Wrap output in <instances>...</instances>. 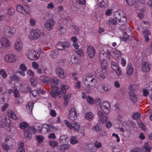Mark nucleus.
<instances>
[{"mask_svg": "<svg viewBox=\"0 0 152 152\" xmlns=\"http://www.w3.org/2000/svg\"><path fill=\"white\" fill-rule=\"evenodd\" d=\"M59 80L55 78H50L49 80L48 84L50 85L51 89V91L50 92L51 95L54 98L58 93V88L57 86L58 85Z\"/></svg>", "mask_w": 152, "mask_h": 152, "instance_id": "nucleus-1", "label": "nucleus"}, {"mask_svg": "<svg viewBox=\"0 0 152 152\" xmlns=\"http://www.w3.org/2000/svg\"><path fill=\"white\" fill-rule=\"evenodd\" d=\"M114 18L117 19L118 24L120 25H123L126 23L127 18L123 15L121 16V14L118 12H116L114 15Z\"/></svg>", "mask_w": 152, "mask_h": 152, "instance_id": "nucleus-2", "label": "nucleus"}, {"mask_svg": "<svg viewBox=\"0 0 152 152\" xmlns=\"http://www.w3.org/2000/svg\"><path fill=\"white\" fill-rule=\"evenodd\" d=\"M104 113L101 111H99L98 113V115L99 119L98 120V124H102L106 122L107 119V114Z\"/></svg>", "mask_w": 152, "mask_h": 152, "instance_id": "nucleus-3", "label": "nucleus"}, {"mask_svg": "<svg viewBox=\"0 0 152 152\" xmlns=\"http://www.w3.org/2000/svg\"><path fill=\"white\" fill-rule=\"evenodd\" d=\"M31 130H32L34 133L36 132L37 131L36 129L33 126L27 127L24 130V136L26 139L27 141H29L31 139Z\"/></svg>", "mask_w": 152, "mask_h": 152, "instance_id": "nucleus-4", "label": "nucleus"}, {"mask_svg": "<svg viewBox=\"0 0 152 152\" xmlns=\"http://www.w3.org/2000/svg\"><path fill=\"white\" fill-rule=\"evenodd\" d=\"M101 111L104 113H108L110 110V104L108 102L105 101L102 103L100 106Z\"/></svg>", "mask_w": 152, "mask_h": 152, "instance_id": "nucleus-5", "label": "nucleus"}, {"mask_svg": "<svg viewBox=\"0 0 152 152\" xmlns=\"http://www.w3.org/2000/svg\"><path fill=\"white\" fill-rule=\"evenodd\" d=\"M41 32L39 30L36 29L31 31L28 37L30 39H36L39 37Z\"/></svg>", "mask_w": 152, "mask_h": 152, "instance_id": "nucleus-6", "label": "nucleus"}, {"mask_svg": "<svg viewBox=\"0 0 152 152\" xmlns=\"http://www.w3.org/2000/svg\"><path fill=\"white\" fill-rule=\"evenodd\" d=\"M123 32L124 35L122 39L124 41H125L132 39V31L129 28H127V29H125Z\"/></svg>", "mask_w": 152, "mask_h": 152, "instance_id": "nucleus-7", "label": "nucleus"}, {"mask_svg": "<svg viewBox=\"0 0 152 152\" xmlns=\"http://www.w3.org/2000/svg\"><path fill=\"white\" fill-rule=\"evenodd\" d=\"M55 21L53 19L50 18L48 19L45 23V28L48 31H50L53 27Z\"/></svg>", "mask_w": 152, "mask_h": 152, "instance_id": "nucleus-8", "label": "nucleus"}, {"mask_svg": "<svg viewBox=\"0 0 152 152\" xmlns=\"http://www.w3.org/2000/svg\"><path fill=\"white\" fill-rule=\"evenodd\" d=\"M15 32V28L14 27H12L11 28L8 26H6L4 27V33L6 35L9 37H12Z\"/></svg>", "mask_w": 152, "mask_h": 152, "instance_id": "nucleus-9", "label": "nucleus"}, {"mask_svg": "<svg viewBox=\"0 0 152 152\" xmlns=\"http://www.w3.org/2000/svg\"><path fill=\"white\" fill-rule=\"evenodd\" d=\"M39 54L33 50L29 51L28 57L30 60H34L38 59L39 57Z\"/></svg>", "mask_w": 152, "mask_h": 152, "instance_id": "nucleus-10", "label": "nucleus"}, {"mask_svg": "<svg viewBox=\"0 0 152 152\" xmlns=\"http://www.w3.org/2000/svg\"><path fill=\"white\" fill-rule=\"evenodd\" d=\"M69 119L72 121L76 120L77 118L76 110L75 108H72L69 110V113L68 115Z\"/></svg>", "mask_w": 152, "mask_h": 152, "instance_id": "nucleus-11", "label": "nucleus"}, {"mask_svg": "<svg viewBox=\"0 0 152 152\" xmlns=\"http://www.w3.org/2000/svg\"><path fill=\"white\" fill-rule=\"evenodd\" d=\"M70 45L69 43L67 42L66 43L59 42L56 44V48L58 50H63L65 49L67 50L68 48L69 47Z\"/></svg>", "mask_w": 152, "mask_h": 152, "instance_id": "nucleus-12", "label": "nucleus"}, {"mask_svg": "<svg viewBox=\"0 0 152 152\" xmlns=\"http://www.w3.org/2000/svg\"><path fill=\"white\" fill-rule=\"evenodd\" d=\"M56 74L61 78L64 79L66 78V75L64 73V69L61 67L57 68L56 70Z\"/></svg>", "mask_w": 152, "mask_h": 152, "instance_id": "nucleus-13", "label": "nucleus"}, {"mask_svg": "<svg viewBox=\"0 0 152 152\" xmlns=\"http://www.w3.org/2000/svg\"><path fill=\"white\" fill-rule=\"evenodd\" d=\"M68 88V87L67 85L65 84H63L62 85L61 88L60 89L58 88V94H57V95H57H58V96L60 98L63 96L62 94H61V93L63 94H65L66 92V90Z\"/></svg>", "mask_w": 152, "mask_h": 152, "instance_id": "nucleus-14", "label": "nucleus"}, {"mask_svg": "<svg viewBox=\"0 0 152 152\" xmlns=\"http://www.w3.org/2000/svg\"><path fill=\"white\" fill-rule=\"evenodd\" d=\"M141 65L142 71L144 72L149 71L151 66L149 62L145 61L142 62Z\"/></svg>", "mask_w": 152, "mask_h": 152, "instance_id": "nucleus-15", "label": "nucleus"}, {"mask_svg": "<svg viewBox=\"0 0 152 152\" xmlns=\"http://www.w3.org/2000/svg\"><path fill=\"white\" fill-rule=\"evenodd\" d=\"M87 80L89 81V84L91 85V87H95V85L97 84V80L96 77H93V76H89V78H88Z\"/></svg>", "mask_w": 152, "mask_h": 152, "instance_id": "nucleus-16", "label": "nucleus"}, {"mask_svg": "<svg viewBox=\"0 0 152 152\" xmlns=\"http://www.w3.org/2000/svg\"><path fill=\"white\" fill-rule=\"evenodd\" d=\"M87 52L90 58H92L95 55V50L92 46H90L87 48Z\"/></svg>", "mask_w": 152, "mask_h": 152, "instance_id": "nucleus-17", "label": "nucleus"}, {"mask_svg": "<svg viewBox=\"0 0 152 152\" xmlns=\"http://www.w3.org/2000/svg\"><path fill=\"white\" fill-rule=\"evenodd\" d=\"M20 90L22 92L26 93L31 91V88L28 85L23 84L21 86Z\"/></svg>", "mask_w": 152, "mask_h": 152, "instance_id": "nucleus-18", "label": "nucleus"}, {"mask_svg": "<svg viewBox=\"0 0 152 152\" xmlns=\"http://www.w3.org/2000/svg\"><path fill=\"white\" fill-rule=\"evenodd\" d=\"M1 43L2 45L6 48L8 47L10 45V41L7 39L5 37H3L1 38Z\"/></svg>", "mask_w": 152, "mask_h": 152, "instance_id": "nucleus-19", "label": "nucleus"}, {"mask_svg": "<svg viewBox=\"0 0 152 152\" xmlns=\"http://www.w3.org/2000/svg\"><path fill=\"white\" fill-rule=\"evenodd\" d=\"M23 47L22 42L20 40L16 42L14 45V48L16 50L18 51L21 50Z\"/></svg>", "mask_w": 152, "mask_h": 152, "instance_id": "nucleus-20", "label": "nucleus"}, {"mask_svg": "<svg viewBox=\"0 0 152 152\" xmlns=\"http://www.w3.org/2000/svg\"><path fill=\"white\" fill-rule=\"evenodd\" d=\"M71 129L74 130L75 132H78L80 129L79 124L76 122L73 121V124Z\"/></svg>", "mask_w": 152, "mask_h": 152, "instance_id": "nucleus-21", "label": "nucleus"}, {"mask_svg": "<svg viewBox=\"0 0 152 152\" xmlns=\"http://www.w3.org/2000/svg\"><path fill=\"white\" fill-rule=\"evenodd\" d=\"M71 61L73 64H77L79 63V57L75 55H73L71 57Z\"/></svg>", "mask_w": 152, "mask_h": 152, "instance_id": "nucleus-22", "label": "nucleus"}, {"mask_svg": "<svg viewBox=\"0 0 152 152\" xmlns=\"http://www.w3.org/2000/svg\"><path fill=\"white\" fill-rule=\"evenodd\" d=\"M69 148V145L64 144L59 146L58 149L60 152H64L65 150L68 149Z\"/></svg>", "mask_w": 152, "mask_h": 152, "instance_id": "nucleus-23", "label": "nucleus"}, {"mask_svg": "<svg viewBox=\"0 0 152 152\" xmlns=\"http://www.w3.org/2000/svg\"><path fill=\"white\" fill-rule=\"evenodd\" d=\"M6 60L10 63L15 61V59L14 56L12 55H6L5 57Z\"/></svg>", "mask_w": 152, "mask_h": 152, "instance_id": "nucleus-24", "label": "nucleus"}, {"mask_svg": "<svg viewBox=\"0 0 152 152\" xmlns=\"http://www.w3.org/2000/svg\"><path fill=\"white\" fill-rule=\"evenodd\" d=\"M128 66L127 68V73L129 75H131L133 73L134 69L130 63L128 64Z\"/></svg>", "mask_w": 152, "mask_h": 152, "instance_id": "nucleus-25", "label": "nucleus"}, {"mask_svg": "<svg viewBox=\"0 0 152 152\" xmlns=\"http://www.w3.org/2000/svg\"><path fill=\"white\" fill-rule=\"evenodd\" d=\"M129 94L131 100L134 102H136L138 100V98L136 96L135 94L134 93H129Z\"/></svg>", "mask_w": 152, "mask_h": 152, "instance_id": "nucleus-26", "label": "nucleus"}, {"mask_svg": "<svg viewBox=\"0 0 152 152\" xmlns=\"http://www.w3.org/2000/svg\"><path fill=\"white\" fill-rule=\"evenodd\" d=\"M94 115L91 112L87 113L85 116V118L89 121L91 120L94 117Z\"/></svg>", "mask_w": 152, "mask_h": 152, "instance_id": "nucleus-27", "label": "nucleus"}, {"mask_svg": "<svg viewBox=\"0 0 152 152\" xmlns=\"http://www.w3.org/2000/svg\"><path fill=\"white\" fill-rule=\"evenodd\" d=\"M109 23L107 22V23L109 24V23H110L111 24L114 25H116L117 23V19H116L115 18H110L108 20Z\"/></svg>", "mask_w": 152, "mask_h": 152, "instance_id": "nucleus-28", "label": "nucleus"}, {"mask_svg": "<svg viewBox=\"0 0 152 152\" xmlns=\"http://www.w3.org/2000/svg\"><path fill=\"white\" fill-rule=\"evenodd\" d=\"M40 80L43 82L48 84L49 79L45 75H42L40 77Z\"/></svg>", "mask_w": 152, "mask_h": 152, "instance_id": "nucleus-29", "label": "nucleus"}, {"mask_svg": "<svg viewBox=\"0 0 152 152\" xmlns=\"http://www.w3.org/2000/svg\"><path fill=\"white\" fill-rule=\"evenodd\" d=\"M33 105L34 104L32 102H29L26 105V108L27 111L31 112L32 110V107Z\"/></svg>", "mask_w": 152, "mask_h": 152, "instance_id": "nucleus-30", "label": "nucleus"}, {"mask_svg": "<svg viewBox=\"0 0 152 152\" xmlns=\"http://www.w3.org/2000/svg\"><path fill=\"white\" fill-rule=\"evenodd\" d=\"M70 142L73 145H74L78 143L77 139L75 137L71 136L70 138Z\"/></svg>", "mask_w": 152, "mask_h": 152, "instance_id": "nucleus-31", "label": "nucleus"}, {"mask_svg": "<svg viewBox=\"0 0 152 152\" xmlns=\"http://www.w3.org/2000/svg\"><path fill=\"white\" fill-rule=\"evenodd\" d=\"M69 140V138L67 135H63L60 137V140L61 142L65 143Z\"/></svg>", "mask_w": 152, "mask_h": 152, "instance_id": "nucleus-32", "label": "nucleus"}, {"mask_svg": "<svg viewBox=\"0 0 152 152\" xmlns=\"http://www.w3.org/2000/svg\"><path fill=\"white\" fill-rule=\"evenodd\" d=\"M24 143L23 142H21L20 145H19L18 149L17 151V152H25V150L24 149Z\"/></svg>", "mask_w": 152, "mask_h": 152, "instance_id": "nucleus-33", "label": "nucleus"}, {"mask_svg": "<svg viewBox=\"0 0 152 152\" xmlns=\"http://www.w3.org/2000/svg\"><path fill=\"white\" fill-rule=\"evenodd\" d=\"M106 56V53L104 51H101L99 55L100 60L105 59V58Z\"/></svg>", "mask_w": 152, "mask_h": 152, "instance_id": "nucleus-34", "label": "nucleus"}, {"mask_svg": "<svg viewBox=\"0 0 152 152\" xmlns=\"http://www.w3.org/2000/svg\"><path fill=\"white\" fill-rule=\"evenodd\" d=\"M30 81L31 84L34 87L36 86L38 84L37 80L35 78L31 77L30 78Z\"/></svg>", "mask_w": 152, "mask_h": 152, "instance_id": "nucleus-35", "label": "nucleus"}, {"mask_svg": "<svg viewBox=\"0 0 152 152\" xmlns=\"http://www.w3.org/2000/svg\"><path fill=\"white\" fill-rule=\"evenodd\" d=\"M141 117V115L139 113H134L132 115V118L134 120H137Z\"/></svg>", "mask_w": 152, "mask_h": 152, "instance_id": "nucleus-36", "label": "nucleus"}, {"mask_svg": "<svg viewBox=\"0 0 152 152\" xmlns=\"http://www.w3.org/2000/svg\"><path fill=\"white\" fill-rule=\"evenodd\" d=\"M17 10L18 12H22L23 14L26 13V12H24V9L23 7L21 5H18L17 7Z\"/></svg>", "mask_w": 152, "mask_h": 152, "instance_id": "nucleus-37", "label": "nucleus"}, {"mask_svg": "<svg viewBox=\"0 0 152 152\" xmlns=\"http://www.w3.org/2000/svg\"><path fill=\"white\" fill-rule=\"evenodd\" d=\"M9 117L13 119L16 120L17 119V117L14 113L13 112H11L9 113L8 114Z\"/></svg>", "mask_w": 152, "mask_h": 152, "instance_id": "nucleus-38", "label": "nucleus"}, {"mask_svg": "<svg viewBox=\"0 0 152 152\" xmlns=\"http://www.w3.org/2000/svg\"><path fill=\"white\" fill-rule=\"evenodd\" d=\"M143 30L142 31V33L144 36H149L151 34L150 31H149L147 29L143 28Z\"/></svg>", "mask_w": 152, "mask_h": 152, "instance_id": "nucleus-39", "label": "nucleus"}, {"mask_svg": "<svg viewBox=\"0 0 152 152\" xmlns=\"http://www.w3.org/2000/svg\"><path fill=\"white\" fill-rule=\"evenodd\" d=\"M58 56V53L57 51H53L50 55V56L53 58H56Z\"/></svg>", "mask_w": 152, "mask_h": 152, "instance_id": "nucleus-40", "label": "nucleus"}, {"mask_svg": "<svg viewBox=\"0 0 152 152\" xmlns=\"http://www.w3.org/2000/svg\"><path fill=\"white\" fill-rule=\"evenodd\" d=\"M111 66L112 69L114 70L117 69H118V68L119 67L117 64L114 62H112L111 63Z\"/></svg>", "mask_w": 152, "mask_h": 152, "instance_id": "nucleus-41", "label": "nucleus"}, {"mask_svg": "<svg viewBox=\"0 0 152 152\" xmlns=\"http://www.w3.org/2000/svg\"><path fill=\"white\" fill-rule=\"evenodd\" d=\"M102 68H106L107 62L105 59L100 60Z\"/></svg>", "mask_w": 152, "mask_h": 152, "instance_id": "nucleus-42", "label": "nucleus"}, {"mask_svg": "<svg viewBox=\"0 0 152 152\" xmlns=\"http://www.w3.org/2000/svg\"><path fill=\"white\" fill-rule=\"evenodd\" d=\"M2 148L4 149L7 151L10 149L9 146L5 142H3L2 144Z\"/></svg>", "mask_w": 152, "mask_h": 152, "instance_id": "nucleus-43", "label": "nucleus"}, {"mask_svg": "<svg viewBox=\"0 0 152 152\" xmlns=\"http://www.w3.org/2000/svg\"><path fill=\"white\" fill-rule=\"evenodd\" d=\"M58 31L59 33L61 34H63L66 31V29L64 28L63 26H62L61 25L60 28L59 29Z\"/></svg>", "mask_w": 152, "mask_h": 152, "instance_id": "nucleus-44", "label": "nucleus"}, {"mask_svg": "<svg viewBox=\"0 0 152 152\" xmlns=\"http://www.w3.org/2000/svg\"><path fill=\"white\" fill-rule=\"evenodd\" d=\"M126 2L130 6L134 5L135 3V0H126Z\"/></svg>", "mask_w": 152, "mask_h": 152, "instance_id": "nucleus-45", "label": "nucleus"}, {"mask_svg": "<svg viewBox=\"0 0 152 152\" xmlns=\"http://www.w3.org/2000/svg\"><path fill=\"white\" fill-rule=\"evenodd\" d=\"M131 152H143L142 150L140 147L131 150Z\"/></svg>", "mask_w": 152, "mask_h": 152, "instance_id": "nucleus-46", "label": "nucleus"}, {"mask_svg": "<svg viewBox=\"0 0 152 152\" xmlns=\"http://www.w3.org/2000/svg\"><path fill=\"white\" fill-rule=\"evenodd\" d=\"M24 9V12H26V13H29L28 6L26 4H25L22 6Z\"/></svg>", "mask_w": 152, "mask_h": 152, "instance_id": "nucleus-47", "label": "nucleus"}, {"mask_svg": "<svg viewBox=\"0 0 152 152\" xmlns=\"http://www.w3.org/2000/svg\"><path fill=\"white\" fill-rule=\"evenodd\" d=\"M28 124L25 122H22L21 123L20 127L22 129H25L28 126Z\"/></svg>", "mask_w": 152, "mask_h": 152, "instance_id": "nucleus-48", "label": "nucleus"}, {"mask_svg": "<svg viewBox=\"0 0 152 152\" xmlns=\"http://www.w3.org/2000/svg\"><path fill=\"white\" fill-rule=\"evenodd\" d=\"M37 141L40 143H41L42 142L44 139V137L42 135H39L37 137Z\"/></svg>", "mask_w": 152, "mask_h": 152, "instance_id": "nucleus-49", "label": "nucleus"}, {"mask_svg": "<svg viewBox=\"0 0 152 152\" xmlns=\"http://www.w3.org/2000/svg\"><path fill=\"white\" fill-rule=\"evenodd\" d=\"M99 124L93 127L92 128L93 129L94 131H100L101 129V126L100 125H98Z\"/></svg>", "mask_w": 152, "mask_h": 152, "instance_id": "nucleus-50", "label": "nucleus"}, {"mask_svg": "<svg viewBox=\"0 0 152 152\" xmlns=\"http://www.w3.org/2000/svg\"><path fill=\"white\" fill-rule=\"evenodd\" d=\"M50 145L52 147H55L58 145V143L56 141L53 140L51 141L50 142Z\"/></svg>", "mask_w": 152, "mask_h": 152, "instance_id": "nucleus-51", "label": "nucleus"}, {"mask_svg": "<svg viewBox=\"0 0 152 152\" xmlns=\"http://www.w3.org/2000/svg\"><path fill=\"white\" fill-rule=\"evenodd\" d=\"M64 122L66 124V125L69 128L71 129V127L72 126V125L73 124V122H71L70 124L69 123V122L67 121L66 120H64Z\"/></svg>", "mask_w": 152, "mask_h": 152, "instance_id": "nucleus-52", "label": "nucleus"}, {"mask_svg": "<svg viewBox=\"0 0 152 152\" xmlns=\"http://www.w3.org/2000/svg\"><path fill=\"white\" fill-rule=\"evenodd\" d=\"M102 87L104 91H109L110 89L111 88V87L108 85H106L103 86H102Z\"/></svg>", "mask_w": 152, "mask_h": 152, "instance_id": "nucleus-53", "label": "nucleus"}, {"mask_svg": "<svg viewBox=\"0 0 152 152\" xmlns=\"http://www.w3.org/2000/svg\"><path fill=\"white\" fill-rule=\"evenodd\" d=\"M113 52L115 54H116L117 55L116 56L118 58L120 57L122 54V53L121 52L117 50H114Z\"/></svg>", "mask_w": 152, "mask_h": 152, "instance_id": "nucleus-54", "label": "nucleus"}, {"mask_svg": "<svg viewBox=\"0 0 152 152\" xmlns=\"http://www.w3.org/2000/svg\"><path fill=\"white\" fill-rule=\"evenodd\" d=\"M87 147V149L90 150H92V151H91L90 152H93V150L94 149V147L93 145L91 143H90L88 144L87 146H86Z\"/></svg>", "mask_w": 152, "mask_h": 152, "instance_id": "nucleus-55", "label": "nucleus"}, {"mask_svg": "<svg viewBox=\"0 0 152 152\" xmlns=\"http://www.w3.org/2000/svg\"><path fill=\"white\" fill-rule=\"evenodd\" d=\"M87 101L89 104H92L94 103V100L90 96H88L87 99Z\"/></svg>", "mask_w": 152, "mask_h": 152, "instance_id": "nucleus-56", "label": "nucleus"}, {"mask_svg": "<svg viewBox=\"0 0 152 152\" xmlns=\"http://www.w3.org/2000/svg\"><path fill=\"white\" fill-rule=\"evenodd\" d=\"M20 69L21 70L26 71L27 70V67L23 64H21L20 66Z\"/></svg>", "mask_w": 152, "mask_h": 152, "instance_id": "nucleus-57", "label": "nucleus"}, {"mask_svg": "<svg viewBox=\"0 0 152 152\" xmlns=\"http://www.w3.org/2000/svg\"><path fill=\"white\" fill-rule=\"evenodd\" d=\"M98 6L100 7H103L105 4V2L104 1H99L98 2Z\"/></svg>", "mask_w": 152, "mask_h": 152, "instance_id": "nucleus-58", "label": "nucleus"}, {"mask_svg": "<svg viewBox=\"0 0 152 152\" xmlns=\"http://www.w3.org/2000/svg\"><path fill=\"white\" fill-rule=\"evenodd\" d=\"M88 78H89V76L87 77L86 78H84L83 79L84 83L86 86H90L89 81L87 80V79Z\"/></svg>", "mask_w": 152, "mask_h": 152, "instance_id": "nucleus-59", "label": "nucleus"}, {"mask_svg": "<svg viewBox=\"0 0 152 152\" xmlns=\"http://www.w3.org/2000/svg\"><path fill=\"white\" fill-rule=\"evenodd\" d=\"M10 79L12 81L18 80H19V78L17 77L16 75H14L12 76H10Z\"/></svg>", "mask_w": 152, "mask_h": 152, "instance_id": "nucleus-60", "label": "nucleus"}, {"mask_svg": "<svg viewBox=\"0 0 152 152\" xmlns=\"http://www.w3.org/2000/svg\"><path fill=\"white\" fill-rule=\"evenodd\" d=\"M71 94H70L65 95L64 96V100L69 101L70 99Z\"/></svg>", "mask_w": 152, "mask_h": 152, "instance_id": "nucleus-61", "label": "nucleus"}, {"mask_svg": "<svg viewBox=\"0 0 152 152\" xmlns=\"http://www.w3.org/2000/svg\"><path fill=\"white\" fill-rule=\"evenodd\" d=\"M32 67L34 69H37L39 67V65L35 61H33L32 63Z\"/></svg>", "mask_w": 152, "mask_h": 152, "instance_id": "nucleus-62", "label": "nucleus"}, {"mask_svg": "<svg viewBox=\"0 0 152 152\" xmlns=\"http://www.w3.org/2000/svg\"><path fill=\"white\" fill-rule=\"evenodd\" d=\"M14 96L15 97H19L20 96V94L18 91L17 90H15L14 92Z\"/></svg>", "mask_w": 152, "mask_h": 152, "instance_id": "nucleus-63", "label": "nucleus"}, {"mask_svg": "<svg viewBox=\"0 0 152 152\" xmlns=\"http://www.w3.org/2000/svg\"><path fill=\"white\" fill-rule=\"evenodd\" d=\"M94 146L96 147L99 148L101 147L102 145L101 143L98 142L97 141H96L94 142Z\"/></svg>", "mask_w": 152, "mask_h": 152, "instance_id": "nucleus-64", "label": "nucleus"}]
</instances>
